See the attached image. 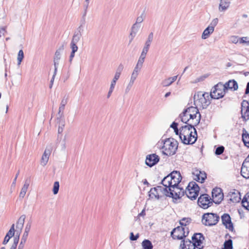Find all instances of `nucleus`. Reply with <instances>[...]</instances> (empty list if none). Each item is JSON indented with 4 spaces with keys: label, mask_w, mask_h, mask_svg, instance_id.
Masks as SVG:
<instances>
[{
    "label": "nucleus",
    "mask_w": 249,
    "mask_h": 249,
    "mask_svg": "<svg viewBox=\"0 0 249 249\" xmlns=\"http://www.w3.org/2000/svg\"><path fill=\"white\" fill-rule=\"evenodd\" d=\"M25 218L26 215L23 214L20 216L17 222L16 231L17 235L16 237H18V239L19 238L20 234L23 229Z\"/></svg>",
    "instance_id": "17"
},
{
    "label": "nucleus",
    "mask_w": 249,
    "mask_h": 249,
    "mask_svg": "<svg viewBox=\"0 0 249 249\" xmlns=\"http://www.w3.org/2000/svg\"><path fill=\"white\" fill-rule=\"evenodd\" d=\"M56 72H55V70H54V72H53V77L51 80V81H50V86H49V88L50 89H51L52 88V86H53V81H54V77L56 74Z\"/></svg>",
    "instance_id": "54"
},
{
    "label": "nucleus",
    "mask_w": 249,
    "mask_h": 249,
    "mask_svg": "<svg viewBox=\"0 0 249 249\" xmlns=\"http://www.w3.org/2000/svg\"><path fill=\"white\" fill-rule=\"evenodd\" d=\"M145 58V57H142V56L140 55L137 64L142 67V65L144 62Z\"/></svg>",
    "instance_id": "52"
},
{
    "label": "nucleus",
    "mask_w": 249,
    "mask_h": 249,
    "mask_svg": "<svg viewBox=\"0 0 249 249\" xmlns=\"http://www.w3.org/2000/svg\"><path fill=\"white\" fill-rule=\"evenodd\" d=\"M231 40L233 43H237L239 41V38H238L237 36H233L231 37Z\"/></svg>",
    "instance_id": "55"
},
{
    "label": "nucleus",
    "mask_w": 249,
    "mask_h": 249,
    "mask_svg": "<svg viewBox=\"0 0 249 249\" xmlns=\"http://www.w3.org/2000/svg\"><path fill=\"white\" fill-rule=\"evenodd\" d=\"M139 237V234L137 233L136 235H134L133 232H131L130 233V239L131 241H136Z\"/></svg>",
    "instance_id": "48"
},
{
    "label": "nucleus",
    "mask_w": 249,
    "mask_h": 249,
    "mask_svg": "<svg viewBox=\"0 0 249 249\" xmlns=\"http://www.w3.org/2000/svg\"><path fill=\"white\" fill-rule=\"evenodd\" d=\"M171 178H172V185L173 188H175L178 185V184L181 180L182 178L179 171H174L170 174Z\"/></svg>",
    "instance_id": "16"
},
{
    "label": "nucleus",
    "mask_w": 249,
    "mask_h": 249,
    "mask_svg": "<svg viewBox=\"0 0 249 249\" xmlns=\"http://www.w3.org/2000/svg\"><path fill=\"white\" fill-rule=\"evenodd\" d=\"M18 243V237H14L13 243L10 249H16Z\"/></svg>",
    "instance_id": "45"
},
{
    "label": "nucleus",
    "mask_w": 249,
    "mask_h": 249,
    "mask_svg": "<svg viewBox=\"0 0 249 249\" xmlns=\"http://www.w3.org/2000/svg\"><path fill=\"white\" fill-rule=\"evenodd\" d=\"M226 90L230 89L235 91L237 90L238 86L237 82L234 80H230L223 85Z\"/></svg>",
    "instance_id": "24"
},
{
    "label": "nucleus",
    "mask_w": 249,
    "mask_h": 249,
    "mask_svg": "<svg viewBox=\"0 0 249 249\" xmlns=\"http://www.w3.org/2000/svg\"><path fill=\"white\" fill-rule=\"evenodd\" d=\"M84 13H83L82 18H86L88 8L87 7V5H84Z\"/></svg>",
    "instance_id": "59"
},
{
    "label": "nucleus",
    "mask_w": 249,
    "mask_h": 249,
    "mask_svg": "<svg viewBox=\"0 0 249 249\" xmlns=\"http://www.w3.org/2000/svg\"><path fill=\"white\" fill-rule=\"evenodd\" d=\"M81 36L82 35L80 34L74 33L70 44V47L72 52H76L77 51L78 47L76 44L80 40Z\"/></svg>",
    "instance_id": "19"
},
{
    "label": "nucleus",
    "mask_w": 249,
    "mask_h": 249,
    "mask_svg": "<svg viewBox=\"0 0 249 249\" xmlns=\"http://www.w3.org/2000/svg\"><path fill=\"white\" fill-rule=\"evenodd\" d=\"M59 189V183L58 181H55L53 186V192L54 195H56Z\"/></svg>",
    "instance_id": "39"
},
{
    "label": "nucleus",
    "mask_w": 249,
    "mask_h": 249,
    "mask_svg": "<svg viewBox=\"0 0 249 249\" xmlns=\"http://www.w3.org/2000/svg\"><path fill=\"white\" fill-rule=\"evenodd\" d=\"M210 98V94L202 91H198L194 97L195 103L203 108H206L211 104Z\"/></svg>",
    "instance_id": "3"
},
{
    "label": "nucleus",
    "mask_w": 249,
    "mask_h": 249,
    "mask_svg": "<svg viewBox=\"0 0 249 249\" xmlns=\"http://www.w3.org/2000/svg\"><path fill=\"white\" fill-rule=\"evenodd\" d=\"M160 159L156 154H149L146 156L145 162L148 166L152 167L159 162Z\"/></svg>",
    "instance_id": "12"
},
{
    "label": "nucleus",
    "mask_w": 249,
    "mask_h": 249,
    "mask_svg": "<svg viewBox=\"0 0 249 249\" xmlns=\"http://www.w3.org/2000/svg\"><path fill=\"white\" fill-rule=\"evenodd\" d=\"M161 183L164 187L163 188L172 189V178H171L170 174L164 177L162 180Z\"/></svg>",
    "instance_id": "26"
},
{
    "label": "nucleus",
    "mask_w": 249,
    "mask_h": 249,
    "mask_svg": "<svg viewBox=\"0 0 249 249\" xmlns=\"http://www.w3.org/2000/svg\"><path fill=\"white\" fill-rule=\"evenodd\" d=\"M64 48V45L63 44L60 45L59 48L56 50L54 58H53V63L55 69V72H57V68L59 65V60L61 58V54Z\"/></svg>",
    "instance_id": "15"
},
{
    "label": "nucleus",
    "mask_w": 249,
    "mask_h": 249,
    "mask_svg": "<svg viewBox=\"0 0 249 249\" xmlns=\"http://www.w3.org/2000/svg\"><path fill=\"white\" fill-rule=\"evenodd\" d=\"M118 76V75H115L111 83L109 90L107 95V98H109L110 97V96L113 91V89H114L116 82L118 80V79H117Z\"/></svg>",
    "instance_id": "32"
},
{
    "label": "nucleus",
    "mask_w": 249,
    "mask_h": 249,
    "mask_svg": "<svg viewBox=\"0 0 249 249\" xmlns=\"http://www.w3.org/2000/svg\"><path fill=\"white\" fill-rule=\"evenodd\" d=\"M27 189L28 188H26V186H23L19 194V197L23 198L26 193Z\"/></svg>",
    "instance_id": "46"
},
{
    "label": "nucleus",
    "mask_w": 249,
    "mask_h": 249,
    "mask_svg": "<svg viewBox=\"0 0 249 249\" xmlns=\"http://www.w3.org/2000/svg\"><path fill=\"white\" fill-rule=\"evenodd\" d=\"M218 22V19L217 18H215L213 19V20L210 23V25L208 27H209L212 29H214V27L216 26Z\"/></svg>",
    "instance_id": "44"
},
{
    "label": "nucleus",
    "mask_w": 249,
    "mask_h": 249,
    "mask_svg": "<svg viewBox=\"0 0 249 249\" xmlns=\"http://www.w3.org/2000/svg\"><path fill=\"white\" fill-rule=\"evenodd\" d=\"M153 33L151 32L148 35V38L145 43V45L150 47V44L153 40Z\"/></svg>",
    "instance_id": "40"
},
{
    "label": "nucleus",
    "mask_w": 249,
    "mask_h": 249,
    "mask_svg": "<svg viewBox=\"0 0 249 249\" xmlns=\"http://www.w3.org/2000/svg\"><path fill=\"white\" fill-rule=\"evenodd\" d=\"M225 93L226 89L223 84L220 82L212 88L210 93V97L212 99H218L223 97Z\"/></svg>",
    "instance_id": "6"
},
{
    "label": "nucleus",
    "mask_w": 249,
    "mask_h": 249,
    "mask_svg": "<svg viewBox=\"0 0 249 249\" xmlns=\"http://www.w3.org/2000/svg\"><path fill=\"white\" fill-rule=\"evenodd\" d=\"M213 201L208 194H202L198 198L197 203L203 209H207L213 204Z\"/></svg>",
    "instance_id": "9"
},
{
    "label": "nucleus",
    "mask_w": 249,
    "mask_h": 249,
    "mask_svg": "<svg viewBox=\"0 0 249 249\" xmlns=\"http://www.w3.org/2000/svg\"><path fill=\"white\" fill-rule=\"evenodd\" d=\"M143 249H153V246L151 242L148 239H144L142 243Z\"/></svg>",
    "instance_id": "34"
},
{
    "label": "nucleus",
    "mask_w": 249,
    "mask_h": 249,
    "mask_svg": "<svg viewBox=\"0 0 249 249\" xmlns=\"http://www.w3.org/2000/svg\"><path fill=\"white\" fill-rule=\"evenodd\" d=\"M196 247L189 239H183L181 241L180 249H196Z\"/></svg>",
    "instance_id": "22"
},
{
    "label": "nucleus",
    "mask_w": 249,
    "mask_h": 249,
    "mask_svg": "<svg viewBox=\"0 0 249 249\" xmlns=\"http://www.w3.org/2000/svg\"><path fill=\"white\" fill-rule=\"evenodd\" d=\"M191 219L189 217H184L179 221V224L181 225L180 227H186L191 222Z\"/></svg>",
    "instance_id": "36"
},
{
    "label": "nucleus",
    "mask_w": 249,
    "mask_h": 249,
    "mask_svg": "<svg viewBox=\"0 0 249 249\" xmlns=\"http://www.w3.org/2000/svg\"><path fill=\"white\" fill-rule=\"evenodd\" d=\"M24 57V53L22 50H19L18 53V64H20L22 60H23Z\"/></svg>",
    "instance_id": "43"
},
{
    "label": "nucleus",
    "mask_w": 249,
    "mask_h": 249,
    "mask_svg": "<svg viewBox=\"0 0 249 249\" xmlns=\"http://www.w3.org/2000/svg\"><path fill=\"white\" fill-rule=\"evenodd\" d=\"M231 2L229 0H220L218 10L220 12L226 11L230 6Z\"/></svg>",
    "instance_id": "25"
},
{
    "label": "nucleus",
    "mask_w": 249,
    "mask_h": 249,
    "mask_svg": "<svg viewBox=\"0 0 249 249\" xmlns=\"http://www.w3.org/2000/svg\"><path fill=\"white\" fill-rule=\"evenodd\" d=\"M178 126V124L175 122L172 123V124L170 125V127L172 128L174 130L177 129Z\"/></svg>",
    "instance_id": "60"
},
{
    "label": "nucleus",
    "mask_w": 249,
    "mask_h": 249,
    "mask_svg": "<svg viewBox=\"0 0 249 249\" xmlns=\"http://www.w3.org/2000/svg\"><path fill=\"white\" fill-rule=\"evenodd\" d=\"M193 113L198 114V116L200 115L198 108L192 106L185 109L182 112V114H187L189 117Z\"/></svg>",
    "instance_id": "27"
},
{
    "label": "nucleus",
    "mask_w": 249,
    "mask_h": 249,
    "mask_svg": "<svg viewBox=\"0 0 249 249\" xmlns=\"http://www.w3.org/2000/svg\"><path fill=\"white\" fill-rule=\"evenodd\" d=\"M67 102L68 98H65V97H64L61 102L60 106L59 108V111L58 114L60 117H61L62 116L63 111L65 109V107L66 105L67 104Z\"/></svg>",
    "instance_id": "31"
},
{
    "label": "nucleus",
    "mask_w": 249,
    "mask_h": 249,
    "mask_svg": "<svg viewBox=\"0 0 249 249\" xmlns=\"http://www.w3.org/2000/svg\"><path fill=\"white\" fill-rule=\"evenodd\" d=\"M232 241L229 239L226 240L224 243V248L222 249H232Z\"/></svg>",
    "instance_id": "37"
},
{
    "label": "nucleus",
    "mask_w": 249,
    "mask_h": 249,
    "mask_svg": "<svg viewBox=\"0 0 249 249\" xmlns=\"http://www.w3.org/2000/svg\"><path fill=\"white\" fill-rule=\"evenodd\" d=\"M25 244V243L20 242L18 245V249H23V248L24 247Z\"/></svg>",
    "instance_id": "63"
},
{
    "label": "nucleus",
    "mask_w": 249,
    "mask_h": 249,
    "mask_svg": "<svg viewBox=\"0 0 249 249\" xmlns=\"http://www.w3.org/2000/svg\"><path fill=\"white\" fill-rule=\"evenodd\" d=\"M241 175L244 178H247L249 177V169L247 168V166H243L242 165L241 169Z\"/></svg>",
    "instance_id": "35"
},
{
    "label": "nucleus",
    "mask_w": 249,
    "mask_h": 249,
    "mask_svg": "<svg viewBox=\"0 0 249 249\" xmlns=\"http://www.w3.org/2000/svg\"><path fill=\"white\" fill-rule=\"evenodd\" d=\"M14 234H15L14 232L11 231H9L6 235L7 236V237L11 238L12 237H13L14 235Z\"/></svg>",
    "instance_id": "61"
},
{
    "label": "nucleus",
    "mask_w": 249,
    "mask_h": 249,
    "mask_svg": "<svg viewBox=\"0 0 249 249\" xmlns=\"http://www.w3.org/2000/svg\"><path fill=\"white\" fill-rule=\"evenodd\" d=\"M200 120L201 115L199 114L198 119L180 128V139L184 144H192L196 142L197 135L194 126L199 124Z\"/></svg>",
    "instance_id": "1"
},
{
    "label": "nucleus",
    "mask_w": 249,
    "mask_h": 249,
    "mask_svg": "<svg viewBox=\"0 0 249 249\" xmlns=\"http://www.w3.org/2000/svg\"><path fill=\"white\" fill-rule=\"evenodd\" d=\"M213 29H212L209 27H208L203 31L201 38L203 39L207 38L213 32Z\"/></svg>",
    "instance_id": "33"
},
{
    "label": "nucleus",
    "mask_w": 249,
    "mask_h": 249,
    "mask_svg": "<svg viewBox=\"0 0 249 249\" xmlns=\"http://www.w3.org/2000/svg\"><path fill=\"white\" fill-rule=\"evenodd\" d=\"M196 184H197L196 182H191L189 184L187 188L188 189H196Z\"/></svg>",
    "instance_id": "58"
},
{
    "label": "nucleus",
    "mask_w": 249,
    "mask_h": 249,
    "mask_svg": "<svg viewBox=\"0 0 249 249\" xmlns=\"http://www.w3.org/2000/svg\"><path fill=\"white\" fill-rule=\"evenodd\" d=\"M247 38V37H241V38H239V42L240 43H247V44H249V41H247L246 40Z\"/></svg>",
    "instance_id": "56"
},
{
    "label": "nucleus",
    "mask_w": 249,
    "mask_h": 249,
    "mask_svg": "<svg viewBox=\"0 0 249 249\" xmlns=\"http://www.w3.org/2000/svg\"><path fill=\"white\" fill-rule=\"evenodd\" d=\"M213 203L216 204H219L224 198V194L222 189L218 187L213 188L212 192Z\"/></svg>",
    "instance_id": "10"
},
{
    "label": "nucleus",
    "mask_w": 249,
    "mask_h": 249,
    "mask_svg": "<svg viewBox=\"0 0 249 249\" xmlns=\"http://www.w3.org/2000/svg\"><path fill=\"white\" fill-rule=\"evenodd\" d=\"M133 84H134V83H131V81L129 82V84H128V85H127V86L125 90V92L126 93H128L130 91V90L131 88H132Z\"/></svg>",
    "instance_id": "53"
},
{
    "label": "nucleus",
    "mask_w": 249,
    "mask_h": 249,
    "mask_svg": "<svg viewBox=\"0 0 249 249\" xmlns=\"http://www.w3.org/2000/svg\"><path fill=\"white\" fill-rule=\"evenodd\" d=\"M242 206L246 210L249 211V201L246 197H244L242 201Z\"/></svg>",
    "instance_id": "38"
},
{
    "label": "nucleus",
    "mask_w": 249,
    "mask_h": 249,
    "mask_svg": "<svg viewBox=\"0 0 249 249\" xmlns=\"http://www.w3.org/2000/svg\"><path fill=\"white\" fill-rule=\"evenodd\" d=\"M241 200L240 193L238 191L234 190L231 195L230 200L233 203L239 202Z\"/></svg>",
    "instance_id": "28"
},
{
    "label": "nucleus",
    "mask_w": 249,
    "mask_h": 249,
    "mask_svg": "<svg viewBox=\"0 0 249 249\" xmlns=\"http://www.w3.org/2000/svg\"><path fill=\"white\" fill-rule=\"evenodd\" d=\"M149 47L144 45L142 51L141 53V56H142V57H145L146 56V55L148 51Z\"/></svg>",
    "instance_id": "47"
},
{
    "label": "nucleus",
    "mask_w": 249,
    "mask_h": 249,
    "mask_svg": "<svg viewBox=\"0 0 249 249\" xmlns=\"http://www.w3.org/2000/svg\"><path fill=\"white\" fill-rule=\"evenodd\" d=\"M193 175L195 176L194 179L201 183H203L207 178V175L204 171L196 170L193 173Z\"/></svg>",
    "instance_id": "23"
},
{
    "label": "nucleus",
    "mask_w": 249,
    "mask_h": 249,
    "mask_svg": "<svg viewBox=\"0 0 249 249\" xmlns=\"http://www.w3.org/2000/svg\"><path fill=\"white\" fill-rule=\"evenodd\" d=\"M145 18L144 12H143L140 16L138 17L136 22L133 24L131 28V33L130 37H131L130 42L132 41L134 37L135 36L137 33L140 28V24L142 23Z\"/></svg>",
    "instance_id": "8"
},
{
    "label": "nucleus",
    "mask_w": 249,
    "mask_h": 249,
    "mask_svg": "<svg viewBox=\"0 0 249 249\" xmlns=\"http://www.w3.org/2000/svg\"><path fill=\"white\" fill-rule=\"evenodd\" d=\"M164 195L166 196L172 197L173 199H177L184 196V191L182 188L178 187V185L172 189L164 188L163 190Z\"/></svg>",
    "instance_id": "5"
},
{
    "label": "nucleus",
    "mask_w": 249,
    "mask_h": 249,
    "mask_svg": "<svg viewBox=\"0 0 249 249\" xmlns=\"http://www.w3.org/2000/svg\"><path fill=\"white\" fill-rule=\"evenodd\" d=\"M221 220L222 224L225 226L226 229H229V230L231 231H234L233 225L231 222V218L229 214L224 213L221 216Z\"/></svg>",
    "instance_id": "14"
},
{
    "label": "nucleus",
    "mask_w": 249,
    "mask_h": 249,
    "mask_svg": "<svg viewBox=\"0 0 249 249\" xmlns=\"http://www.w3.org/2000/svg\"><path fill=\"white\" fill-rule=\"evenodd\" d=\"M163 187L158 186L156 187L151 188L149 192V196L150 197H155L157 199L160 198V196L159 194V192H160L164 194Z\"/></svg>",
    "instance_id": "21"
},
{
    "label": "nucleus",
    "mask_w": 249,
    "mask_h": 249,
    "mask_svg": "<svg viewBox=\"0 0 249 249\" xmlns=\"http://www.w3.org/2000/svg\"><path fill=\"white\" fill-rule=\"evenodd\" d=\"M220 217L216 213H205L202 217V223L207 226H213L217 224L219 221Z\"/></svg>",
    "instance_id": "4"
},
{
    "label": "nucleus",
    "mask_w": 249,
    "mask_h": 249,
    "mask_svg": "<svg viewBox=\"0 0 249 249\" xmlns=\"http://www.w3.org/2000/svg\"><path fill=\"white\" fill-rule=\"evenodd\" d=\"M142 67L141 66H139L138 65H136L134 70H133V71L134 72H135L139 74V71H140L141 69H142Z\"/></svg>",
    "instance_id": "57"
},
{
    "label": "nucleus",
    "mask_w": 249,
    "mask_h": 249,
    "mask_svg": "<svg viewBox=\"0 0 249 249\" xmlns=\"http://www.w3.org/2000/svg\"><path fill=\"white\" fill-rule=\"evenodd\" d=\"M161 147L163 154L169 156L174 155L178 149V142L173 138H168L164 141L162 140Z\"/></svg>",
    "instance_id": "2"
},
{
    "label": "nucleus",
    "mask_w": 249,
    "mask_h": 249,
    "mask_svg": "<svg viewBox=\"0 0 249 249\" xmlns=\"http://www.w3.org/2000/svg\"><path fill=\"white\" fill-rule=\"evenodd\" d=\"M29 233L24 232L22 236L20 242H22L24 243H26V240L27 239Z\"/></svg>",
    "instance_id": "51"
},
{
    "label": "nucleus",
    "mask_w": 249,
    "mask_h": 249,
    "mask_svg": "<svg viewBox=\"0 0 249 249\" xmlns=\"http://www.w3.org/2000/svg\"><path fill=\"white\" fill-rule=\"evenodd\" d=\"M138 74H139L138 73L133 71V72L131 74L130 81H131V83H134V81L136 80V78L137 77Z\"/></svg>",
    "instance_id": "50"
},
{
    "label": "nucleus",
    "mask_w": 249,
    "mask_h": 249,
    "mask_svg": "<svg viewBox=\"0 0 249 249\" xmlns=\"http://www.w3.org/2000/svg\"><path fill=\"white\" fill-rule=\"evenodd\" d=\"M10 238H11L7 237V236L5 235V236L4 237V240H3V242H2V244L3 245H6L8 242V241H9Z\"/></svg>",
    "instance_id": "62"
},
{
    "label": "nucleus",
    "mask_w": 249,
    "mask_h": 249,
    "mask_svg": "<svg viewBox=\"0 0 249 249\" xmlns=\"http://www.w3.org/2000/svg\"><path fill=\"white\" fill-rule=\"evenodd\" d=\"M241 117L244 121L249 119V103L243 100L241 103Z\"/></svg>",
    "instance_id": "13"
},
{
    "label": "nucleus",
    "mask_w": 249,
    "mask_h": 249,
    "mask_svg": "<svg viewBox=\"0 0 249 249\" xmlns=\"http://www.w3.org/2000/svg\"><path fill=\"white\" fill-rule=\"evenodd\" d=\"M204 240V236L201 233H195L192 237V243L196 248L202 249L203 246L202 245V242Z\"/></svg>",
    "instance_id": "11"
},
{
    "label": "nucleus",
    "mask_w": 249,
    "mask_h": 249,
    "mask_svg": "<svg viewBox=\"0 0 249 249\" xmlns=\"http://www.w3.org/2000/svg\"><path fill=\"white\" fill-rule=\"evenodd\" d=\"M189 116H188L187 114H182V113L180 114V117L181 118V120L182 122L186 124H188V122H189L190 118H188Z\"/></svg>",
    "instance_id": "41"
},
{
    "label": "nucleus",
    "mask_w": 249,
    "mask_h": 249,
    "mask_svg": "<svg viewBox=\"0 0 249 249\" xmlns=\"http://www.w3.org/2000/svg\"><path fill=\"white\" fill-rule=\"evenodd\" d=\"M225 148L223 146H219L217 147L215 151V154L216 155H221L224 151Z\"/></svg>",
    "instance_id": "42"
},
{
    "label": "nucleus",
    "mask_w": 249,
    "mask_h": 249,
    "mask_svg": "<svg viewBox=\"0 0 249 249\" xmlns=\"http://www.w3.org/2000/svg\"><path fill=\"white\" fill-rule=\"evenodd\" d=\"M52 151V146L51 145L48 146L45 149L44 153L41 159V164L44 166H45L49 160L50 155Z\"/></svg>",
    "instance_id": "18"
},
{
    "label": "nucleus",
    "mask_w": 249,
    "mask_h": 249,
    "mask_svg": "<svg viewBox=\"0 0 249 249\" xmlns=\"http://www.w3.org/2000/svg\"><path fill=\"white\" fill-rule=\"evenodd\" d=\"M245 93L246 94H248L249 93V82H248L247 84Z\"/></svg>",
    "instance_id": "64"
},
{
    "label": "nucleus",
    "mask_w": 249,
    "mask_h": 249,
    "mask_svg": "<svg viewBox=\"0 0 249 249\" xmlns=\"http://www.w3.org/2000/svg\"><path fill=\"white\" fill-rule=\"evenodd\" d=\"M242 131L243 133L242 136L243 142L246 146L249 148V134L245 128H243Z\"/></svg>",
    "instance_id": "29"
},
{
    "label": "nucleus",
    "mask_w": 249,
    "mask_h": 249,
    "mask_svg": "<svg viewBox=\"0 0 249 249\" xmlns=\"http://www.w3.org/2000/svg\"><path fill=\"white\" fill-rule=\"evenodd\" d=\"M31 227V222L29 221L26 224L24 232L29 233L30 231Z\"/></svg>",
    "instance_id": "49"
},
{
    "label": "nucleus",
    "mask_w": 249,
    "mask_h": 249,
    "mask_svg": "<svg viewBox=\"0 0 249 249\" xmlns=\"http://www.w3.org/2000/svg\"><path fill=\"white\" fill-rule=\"evenodd\" d=\"M196 189H188V190L185 192L186 195L187 196L191 199V200H195L197 198L199 191V187L197 184H196Z\"/></svg>",
    "instance_id": "20"
},
{
    "label": "nucleus",
    "mask_w": 249,
    "mask_h": 249,
    "mask_svg": "<svg viewBox=\"0 0 249 249\" xmlns=\"http://www.w3.org/2000/svg\"><path fill=\"white\" fill-rule=\"evenodd\" d=\"M189 233L188 228L178 226L171 232V235L174 239L183 240Z\"/></svg>",
    "instance_id": "7"
},
{
    "label": "nucleus",
    "mask_w": 249,
    "mask_h": 249,
    "mask_svg": "<svg viewBox=\"0 0 249 249\" xmlns=\"http://www.w3.org/2000/svg\"><path fill=\"white\" fill-rule=\"evenodd\" d=\"M177 78V76L169 77L162 81L161 85L163 87H168L174 82Z\"/></svg>",
    "instance_id": "30"
}]
</instances>
